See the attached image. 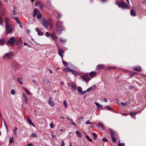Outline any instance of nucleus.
<instances>
[{"mask_svg":"<svg viewBox=\"0 0 146 146\" xmlns=\"http://www.w3.org/2000/svg\"><path fill=\"white\" fill-rule=\"evenodd\" d=\"M56 31L58 34L61 33L63 30V23L62 22L58 21L56 24Z\"/></svg>","mask_w":146,"mask_h":146,"instance_id":"1","label":"nucleus"},{"mask_svg":"<svg viewBox=\"0 0 146 146\" xmlns=\"http://www.w3.org/2000/svg\"><path fill=\"white\" fill-rule=\"evenodd\" d=\"M13 26L11 24L6 25L5 32L7 34L11 33L14 29Z\"/></svg>","mask_w":146,"mask_h":146,"instance_id":"2","label":"nucleus"},{"mask_svg":"<svg viewBox=\"0 0 146 146\" xmlns=\"http://www.w3.org/2000/svg\"><path fill=\"white\" fill-rule=\"evenodd\" d=\"M42 24L46 29H48V27H51V25L50 23L46 20L45 18H43L42 19Z\"/></svg>","mask_w":146,"mask_h":146,"instance_id":"3","label":"nucleus"},{"mask_svg":"<svg viewBox=\"0 0 146 146\" xmlns=\"http://www.w3.org/2000/svg\"><path fill=\"white\" fill-rule=\"evenodd\" d=\"M115 3L119 7H121L122 9H128L129 8L128 5L125 2L123 1L121 3L119 2H116Z\"/></svg>","mask_w":146,"mask_h":146,"instance_id":"4","label":"nucleus"},{"mask_svg":"<svg viewBox=\"0 0 146 146\" xmlns=\"http://www.w3.org/2000/svg\"><path fill=\"white\" fill-rule=\"evenodd\" d=\"M16 41L15 38L13 37H11L7 41L8 44L10 46H13L14 45V43Z\"/></svg>","mask_w":146,"mask_h":146,"instance_id":"5","label":"nucleus"},{"mask_svg":"<svg viewBox=\"0 0 146 146\" xmlns=\"http://www.w3.org/2000/svg\"><path fill=\"white\" fill-rule=\"evenodd\" d=\"M13 56V54L12 51H11L5 54L6 57L8 59H11Z\"/></svg>","mask_w":146,"mask_h":146,"instance_id":"6","label":"nucleus"},{"mask_svg":"<svg viewBox=\"0 0 146 146\" xmlns=\"http://www.w3.org/2000/svg\"><path fill=\"white\" fill-rule=\"evenodd\" d=\"M82 78L86 82H88L91 80V78L87 75H83L82 76Z\"/></svg>","mask_w":146,"mask_h":146,"instance_id":"7","label":"nucleus"},{"mask_svg":"<svg viewBox=\"0 0 146 146\" xmlns=\"http://www.w3.org/2000/svg\"><path fill=\"white\" fill-rule=\"evenodd\" d=\"M64 53V51L62 49L59 48L58 50V54L62 58L63 57V54Z\"/></svg>","mask_w":146,"mask_h":146,"instance_id":"8","label":"nucleus"},{"mask_svg":"<svg viewBox=\"0 0 146 146\" xmlns=\"http://www.w3.org/2000/svg\"><path fill=\"white\" fill-rule=\"evenodd\" d=\"M15 41L16 42V43L17 45H19L22 42V40L21 38H17V40H16Z\"/></svg>","mask_w":146,"mask_h":146,"instance_id":"9","label":"nucleus"},{"mask_svg":"<svg viewBox=\"0 0 146 146\" xmlns=\"http://www.w3.org/2000/svg\"><path fill=\"white\" fill-rule=\"evenodd\" d=\"M137 113V112H132L130 113V115L131 117L134 119H136V117H135V115H136V114Z\"/></svg>","mask_w":146,"mask_h":146,"instance_id":"10","label":"nucleus"},{"mask_svg":"<svg viewBox=\"0 0 146 146\" xmlns=\"http://www.w3.org/2000/svg\"><path fill=\"white\" fill-rule=\"evenodd\" d=\"M51 37L54 40H56L57 38V37L56 36V34L54 33H53L51 35Z\"/></svg>","mask_w":146,"mask_h":146,"instance_id":"11","label":"nucleus"},{"mask_svg":"<svg viewBox=\"0 0 146 146\" xmlns=\"http://www.w3.org/2000/svg\"><path fill=\"white\" fill-rule=\"evenodd\" d=\"M95 104H96V106H97L98 109L101 108L102 110H104V108L102 107V105H101L98 102H96L95 103Z\"/></svg>","mask_w":146,"mask_h":146,"instance_id":"12","label":"nucleus"},{"mask_svg":"<svg viewBox=\"0 0 146 146\" xmlns=\"http://www.w3.org/2000/svg\"><path fill=\"white\" fill-rule=\"evenodd\" d=\"M70 72H72V74H74L75 76H77L79 74L78 72H77L72 69H71Z\"/></svg>","mask_w":146,"mask_h":146,"instance_id":"13","label":"nucleus"},{"mask_svg":"<svg viewBox=\"0 0 146 146\" xmlns=\"http://www.w3.org/2000/svg\"><path fill=\"white\" fill-rule=\"evenodd\" d=\"M95 87H96L95 85L94 86H93L92 87H89L88 89L86 90V92H89L90 91L94 89L95 88Z\"/></svg>","mask_w":146,"mask_h":146,"instance_id":"14","label":"nucleus"},{"mask_svg":"<svg viewBox=\"0 0 146 146\" xmlns=\"http://www.w3.org/2000/svg\"><path fill=\"white\" fill-rule=\"evenodd\" d=\"M52 99V97L49 99L48 102L49 104L51 106H54V103L53 101L51 100Z\"/></svg>","mask_w":146,"mask_h":146,"instance_id":"15","label":"nucleus"},{"mask_svg":"<svg viewBox=\"0 0 146 146\" xmlns=\"http://www.w3.org/2000/svg\"><path fill=\"white\" fill-rule=\"evenodd\" d=\"M104 66H105L103 64L98 65L97 66V69L98 70H100L102 69Z\"/></svg>","mask_w":146,"mask_h":146,"instance_id":"16","label":"nucleus"},{"mask_svg":"<svg viewBox=\"0 0 146 146\" xmlns=\"http://www.w3.org/2000/svg\"><path fill=\"white\" fill-rule=\"evenodd\" d=\"M36 31L37 32L38 35L39 36H42V33L40 31L38 28L35 29Z\"/></svg>","mask_w":146,"mask_h":146,"instance_id":"17","label":"nucleus"},{"mask_svg":"<svg viewBox=\"0 0 146 146\" xmlns=\"http://www.w3.org/2000/svg\"><path fill=\"white\" fill-rule=\"evenodd\" d=\"M96 74V72L94 71L91 72L89 74L90 76L91 77H93L95 76Z\"/></svg>","mask_w":146,"mask_h":146,"instance_id":"18","label":"nucleus"},{"mask_svg":"<svg viewBox=\"0 0 146 146\" xmlns=\"http://www.w3.org/2000/svg\"><path fill=\"white\" fill-rule=\"evenodd\" d=\"M130 13L131 15L133 17H135L136 16L135 12L133 9L131 10Z\"/></svg>","mask_w":146,"mask_h":146,"instance_id":"19","label":"nucleus"},{"mask_svg":"<svg viewBox=\"0 0 146 146\" xmlns=\"http://www.w3.org/2000/svg\"><path fill=\"white\" fill-rule=\"evenodd\" d=\"M71 87L73 89L75 90L77 88V86L74 82H72L71 85Z\"/></svg>","mask_w":146,"mask_h":146,"instance_id":"20","label":"nucleus"},{"mask_svg":"<svg viewBox=\"0 0 146 146\" xmlns=\"http://www.w3.org/2000/svg\"><path fill=\"white\" fill-rule=\"evenodd\" d=\"M97 125L98 126L101 127L103 130L105 128L103 124L101 122L99 123Z\"/></svg>","mask_w":146,"mask_h":146,"instance_id":"21","label":"nucleus"},{"mask_svg":"<svg viewBox=\"0 0 146 146\" xmlns=\"http://www.w3.org/2000/svg\"><path fill=\"white\" fill-rule=\"evenodd\" d=\"M133 69L134 70H136L137 71H139L141 70V68L140 66H138L137 67H133Z\"/></svg>","mask_w":146,"mask_h":146,"instance_id":"22","label":"nucleus"},{"mask_svg":"<svg viewBox=\"0 0 146 146\" xmlns=\"http://www.w3.org/2000/svg\"><path fill=\"white\" fill-rule=\"evenodd\" d=\"M63 70L65 72H70L71 69H70L69 67L66 68H64L63 69Z\"/></svg>","mask_w":146,"mask_h":146,"instance_id":"23","label":"nucleus"},{"mask_svg":"<svg viewBox=\"0 0 146 146\" xmlns=\"http://www.w3.org/2000/svg\"><path fill=\"white\" fill-rule=\"evenodd\" d=\"M38 10L37 9H35L33 12V16L35 17L38 13Z\"/></svg>","mask_w":146,"mask_h":146,"instance_id":"24","label":"nucleus"},{"mask_svg":"<svg viewBox=\"0 0 146 146\" xmlns=\"http://www.w3.org/2000/svg\"><path fill=\"white\" fill-rule=\"evenodd\" d=\"M18 81L21 84H23V78L22 77L18 78Z\"/></svg>","mask_w":146,"mask_h":146,"instance_id":"25","label":"nucleus"},{"mask_svg":"<svg viewBox=\"0 0 146 146\" xmlns=\"http://www.w3.org/2000/svg\"><path fill=\"white\" fill-rule=\"evenodd\" d=\"M9 21V18L8 17H5V23L6 25L9 24L8 23V22Z\"/></svg>","mask_w":146,"mask_h":146,"instance_id":"26","label":"nucleus"},{"mask_svg":"<svg viewBox=\"0 0 146 146\" xmlns=\"http://www.w3.org/2000/svg\"><path fill=\"white\" fill-rule=\"evenodd\" d=\"M76 134H77L78 137H82V135L81 133L80 132H79V131H78V130H77L76 131Z\"/></svg>","mask_w":146,"mask_h":146,"instance_id":"27","label":"nucleus"},{"mask_svg":"<svg viewBox=\"0 0 146 146\" xmlns=\"http://www.w3.org/2000/svg\"><path fill=\"white\" fill-rule=\"evenodd\" d=\"M109 131L113 136H115V132L113 129H109Z\"/></svg>","mask_w":146,"mask_h":146,"instance_id":"28","label":"nucleus"},{"mask_svg":"<svg viewBox=\"0 0 146 146\" xmlns=\"http://www.w3.org/2000/svg\"><path fill=\"white\" fill-rule=\"evenodd\" d=\"M27 120L29 122V123L31 125L33 126V124L32 123L31 119L29 118H28L27 119Z\"/></svg>","mask_w":146,"mask_h":146,"instance_id":"29","label":"nucleus"},{"mask_svg":"<svg viewBox=\"0 0 146 146\" xmlns=\"http://www.w3.org/2000/svg\"><path fill=\"white\" fill-rule=\"evenodd\" d=\"M43 6H44V4L43 3L40 2V7L42 10L43 9Z\"/></svg>","mask_w":146,"mask_h":146,"instance_id":"30","label":"nucleus"},{"mask_svg":"<svg viewBox=\"0 0 146 146\" xmlns=\"http://www.w3.org/2000/svg\"><path fill=\"white\" fill-rule=\"evenodd\" d=\"M5 42V40L4 39L0 40V45H3L4 44Z\"/></svg>","mask_w":146,"mask_h":146,"instance_id":"31","label":"nucleus"},{"mask_svg":"<svg viewBox=\"0 0 146 146\" xmlns=\"http://www.w3.org/2000/svg\"><path fill=\"white\" fill-rule=\"evenodd\" d=\"M78 92L80 94L82 90V88L80 86H79L78 88Z\"/></svg>","mask_w":146,"mask_h":146,"instance_id":"32","label":"nucleus"},{"mask_svg":"<svg viewBox=\"0 0 146 146\" xmlns=\"http://www.w3.org/2000/svg\"><path fill=\"white\" fill-rule=\"evenodd\" d=\"M11 17L13 19H14L16 21H18L19 19L18 17H14L13 16V15L11 14L10 15Z\"/></svg>","mask_w":146,"mask_h":146,"instance_id":"33","label":"nucleus"},{"mask_svg":"<svg viewBox=\"0 0 146 146\" xmlns=\"http://www.w3.org/2000/svg\"><path fill=\"white\" fill-rule=\"evenodd\" d=\"M86 137L87 139L90 142H92L93 140L91 139L90 137L88 135H86Z\"/></svg>","mask_w":146,"mask_h":146,"instance_id":"34","label":"nucleus"},{"mask_svg":"<svg viewBox=\"0 0 146 146\" xmlns=\"http://www.w3.org/2000/svg\"><path fill=\"white\" fill-rule=\"evenodd\" d=\"M85 123L86 125L88 124L91 125L92 124V123L89 120L87 121Z\"/></svg>","mask_w":146,"mask_h":146,"instance_id":"35","label":"nucleus"},{"mask_svg":"<svg viewBox=\"0 0 146 146\" xmlns=\"http://www.w3.org/2000/svg\"><path fill=\"white\" fill-rule=\"evenodd\" d=\"M62 63H63V64L65 66H66L68 65V64L67 63V62H66L65 61H64L62 60Z\"/></svg>","mask_w":146,"mask_h":146,"instance_id":"36","label":"nucleus"},{"mask_svg":"<svg viewBox=\"0 0 146 146\" xmlns=\"http://www.w3.org/2000/svg\"><path fill=\"white\" fill-rule=\"evenodd\" d=\"M63 102L65 108H67V105L66 102V101L64 100Z\"/></svg>","mask_w":146,"mask_h":146,"instance_id":"37","label":"nucleus"},{"mask_svg":"<svg viewBox=\"0 0 146 146\" xmlns=\"http://www.w3.org/2000/svg\"><path fill=\"white\" fill-rule=\"evenodd\" d=\"M111 138L113 142L114 143H115L116 142V138L115 137H111Z\"/></svg>","mask_w":146,"mask_h":146,"instance_id":"38","label":"nucleus"},{"mask_svg":"<svg viewBox=\"0 0 146 146\" xmlns=\"http://www.w3.org/2000/svg\"><path fill=\"white\" fill-rule=\"evenodd\" d=\"M11 93L12 95H14L15 93V91L14 90H11Z\"/></svg>","mask_w":146,"mask_h":146,"instance_id":"39","label":"nucleus"},{"mask_svg":"<svg viewBox=\"0 0 146 146\" xmlns=\"http://www.w3.org/2000/svg\"><path fill=\"white\" fill-rule=\"evenodd\" d=\"M62 16V15L60 13H58L57 14V18L59 19Z\"/></svg>","mask_w":146,"mask_h":146,"instance_id":"40","label":"nucleus"},{"mask_svg":"<svg viewBox=\"0 0 146 146\" xmlns=\"http://www.w3.org/2000/svg\"><path fill=\"white\" fill-rule=\"evenodd\" d=\"M60 42L62 43H64L66 42V40L65 39H63L61 38L60 39Z\"/></svg>","mask_w":146,"mask_h":146,"instance_id":"41","label":"nucleus"},{"mask_svg":"<svg viewBox=\"0 0 146 146\" xmlns=\"http://www.w3.org/2000/svg\"><path fill=\"white\" fill-rule=\"evenodd\" d=\"M42 15L41 14L38 15L37 16V18L38 19H40L42 17Z\"/></svg>","mask_w":146,"mask_h":146,"instance_id":"42","label":"nucleus"},{"mask_svg":"<svg viewBox=\"0 0 146 146\" xmlns=\"http://www.w3.org/2000/svg\"><path fill=\"white\" fill-rule=\"evenodd\" d=\"M31 137H34L36 136V134L35 133H33L31 135Z\"/></svg>","mask_w":146,"mask_h":146,"instance_id":"43","label":"nucleus"},{"mask_svg":"<svg viewBox=\"0 0 146 146\" xmlns=\"http://www.w3.org/2000/svg\"><path fill=\"white\" fill-rule=\"evenodd\" d=\"M107 108L109 111H113V109L111 108H110L109 106H107Z\"/></svg>","mask_w":146,"mask_h":146,"instance_id":"44","label":"nucleus"},{"mask_svg":"<svg viewBox=\"0 0 146 146\" xmlns=\"http://www.w3.org/2000/svg\"><path fill=\"white\" fill-rule=\"evenodd\" d=\"M83 119V117H81L78 119L79 120H80V122H79L80 124H81V123L80 121H82V120Z\"/></svg>","mask_w":146,"mask_h":146,"instance_id":"45","label":"nucleus"},{"mask_svg":"<svg viewBox=\"0 0 146 146\" xmlns=\"http://www.w3.org/2000/svg\"><path fill=\"white\" fill-rule=\"evenodd\" d=\"M125 145V144L124 143H119L118 144V146H124Z\"/></svg>","mask_w":146,"mask_h":146,"instance_id":"46","label":"nucleus"},{"mask_svg":"<svg viewBox=\"0 0 146 146\" xmlns=\"http://www.w3.org/2000/svg\"><path fill=\"white\" fill-rule=\"evenodd\" d=\"M40 1H39L38 2H35V5L36 6H38L39 5H40Z\"/></svg>","mask_w":146,"mask_h":146,"instance_id":"47","label":"nucleus"},{"mask_svg":"<svg viewBox=\"0 0 146 146\" xmlns=\"http://www.w3.org/2000/svg\"><path fill=\"white\" fill-rule=\"evenodd\" d=\"M137 74V73L136 72H132V74H130V75L131 76H132L136 74Z\"/></svg>","mask_w":146,"mask_h":146,"instance_id":"48","label":"nucleus"},{"mask_svg":"<svg viewBox=\"0 0 146 146\" xmlns=\"http://www.w3.org/2000/svg\"><path fill=\"white\" fill-rule=\"evenodd\" d=\"M46 36H47L48 37V36H50V35H51V34H50V33H49L48 32H46Z\"/></svg>","mask_w":146,"mask_h":146,"instance_id":"49","label":"nucleus"},{"mask_svg":"<svg viewBox=\"0 0 146 146\" xmlns=\"http://www.w3.org/2000/svg\"><path fill=\"white\" fill-rule=\"evenodd\" d=\"M102 140L104 142H107L108 141V140L106 139L105 137H104L102 139Z\"/></svg>","mask_w":146,"mask_h":146,"instance_id":"50","label":"nucleus"},{"mask_svg":"<svg viewBox=\"0 0 146 146\" xmlns=\"http://www.w3.org/2000/svg\"><path fill=\"white\" fill-rule=\"evenodd\" d=\"M135 88L134 86H129V89L131 90V89H132L133 88Z\"/></svg>","mask_w":146,"mask_h":146,"instance_id":"51","label":"nucleus"},{"mask_svg":"<svg viewBox=\"0 0 146 146\" xmlns=\"http://www.w3.org/2000/svg\"><path fill=\"white\" fill-rule=\"evenodd\" d=\"M86 91H82L80 93V94H85L86 93Z\"/></svg>","mask_w":146,"mask_h":146,"instance_id":"52","label":"nucleus"},{"mask_svg":"<svg viewBox=\"0 0 146 146\" xmlns=\"http://www.w3.org/2000/svg\"><path fill=\"white\" fill-rule=\"evenodd\" d=\"M14 141V140L12 138H10L9 140V142L11 143H12Z\"/></svg>","mask_w":146,"mask_h":146,"instance_id":"53","label":"nucleus"},{"mask_svg":"<svg viewBox=\"0 0 146 146\" xmlns=\"http://www.w3.org/2000/svg\"><path fill=\"white\" fill-rule=\"evenodd\" d=\"M50 126L51 128H54V125L52 123H50Z\"/></svg>","mask_w":146,"mask_h":146,"instance_id":"54","label":"nucleus"},{"mask_svg":"<svg viewBox=\"0 0 146 146\" xmlns=\"http://www.w3.org/2000/svg\"><path fill=\"white\" fill-rule=\"evenodd\" d=\"M23 97L25 99L27 98V95L25 93H23Z\"/></svg>","mask_w":146,"mask_h":146,"instance_id":"55","label":"nucleus"},{"mask_svg":"<svg viewBox=\"0 0 146 146\" xmlns=\"http://www.w3.org/2000/svg\"><path fill=\"white\" fill-rule=\"evenodd\" d=\"M102 3H104L106 2L108 0H100Z\"/></svg>","mask_w":146,"mask_h":146,"instance_id":"56","label":"nucleus"},{"mask_svg":"<svg viewBox=\"0 0 146 146\" xmlns=\"http://www.w3.org/2000/svg\"><path fill=\"white\" fill-rule=\"evenodd\" d=\"M70 122L71 123H72V125H76V124H75V123H74V122L73 121V120L72 119H71Z\"/></svg>","mask_w":146,"mask_h":146,"instance_id":"57","label":"nucleus"},{"mask_svg":"<svg viewBox=\"0 0 146 146\" xmlns=\"http://www.w3.org/2000/svg\"><path fill=\"white\" fill-rule=\"evenodd\" d=\"M93 135L94 138L96 137L97 136V134L96 133H93Z\"/></svg>","mask_w":146,"mask_h":146,"instance_id":"58","label":"nucleus"},{"mask_svg":"<svg viewBox=\"0 0 146 146\" xmlns=\"http://www.w3.org/2000/svg\"><path fill=\"white\" fill-rule=\"evenodd\" d=\"M17 130V128L16 127H15V129H13V131H14V132L15 133V135H16V131H16Z\"/></svg>","mask_w":146,"mask_h":146,"instance_id":"59","label":"nucleus"},{"mask_svg":"<svg viewBox=\"0 0 146 146\" xmlns=\"http://www.w3.org/2000/svg\"><path fill=\"white\" fill-rule=\"evenodd\" d=\"M65 143L63 141H62V143L61 145L60 146H64Z\"/></svg>","mask_w":146,"mask_h":146,"instance_id":"60","label":"nucleus"},{"mask_svg":"<svg viewBox=\"0 0 146 146\" xmlns=\"http://www.w3.org/2000/svg\"><path fill=\"white\" fill-rule=\"evenodd\" d=\"M121 105L123 106H125L127 104L126 103H121Z\"/></svg>","mask_w":146,"mask_h":146,"instance_id":"61","label":"nucleus"},{"mask_svg":"<svg viewBox=\"0 0 146 146\" xmlns=\"http://www.w3.org/2000/svg\"><path fill=\"white\" fill-rule=\"evenodd\" d=\"M12 12H13V13L14 15H15V14H17V13H16V11L15 10H13L12 11Z\"/></svg>","mask_w":146,"mask_h":146,"instance_id":"62","label":"nucleus"},{"mask_svg":"<svg viewBox=\"0 0 146 146\" xmlns=\"http://www.w3.org/2000/svg\"><path fill=\"white\" fill-rule=\"evenodd\" d=\"M25 103L27 104H28V100H27V98L25 99Z\"/></svg>","mask_w":146,"mask_h":146,"instance_id":"63","label":"nucleus"},{"mask_svg":"<svg viewBox=\"0 0 146 146\" xmlns=\"http://www.w3.org/2000/svg\"><path fill=\"white\" fill-rule=\"evenodd\" d=\"M26 93L28 94L29 95H30L31 94V93L29 91H27L26 92Z\"/></svg>","mask_w":146,"mask_h":146,"instance_id":"64","label":"nucleus"}]
</instances>
